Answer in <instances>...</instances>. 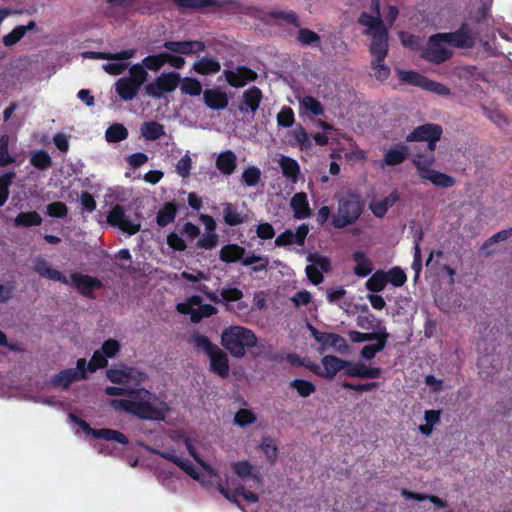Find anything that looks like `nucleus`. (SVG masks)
Instances as JSON below:
<instances>
[{
  "label": "nucleus",
  "mask_w": 512,
  "mask_h": 512,
  "mask_svg": "<svg viewBox=\"0 0 512 512\" xmlns=\"http://www.w3.org/2000/svg\"><path fill=\"white\" fill-rule=\"evenodd\" d=\"M129 399H115L111 404L115 409L123 410L142 420L163 421L168 407L165 401L145 388L127 391Z\"/></svg>",
  "instance_id": "nucleus-1"
},
{
  "label": "nucleus",
  "mask_w": 512,
  "mask_h": 512,
  "mask_svg": "<svg viewBox=\"0 0 512 512\" xmlns=\"http://www.w3.org/2000/svg\"><path fill=\"white\" fill-rule=\"evenodd\" d=\"M489 14V2H486V4L480 5L477 10L471 12L456 31L445 32L442 36L454 48L472 49L487 25Z\"/></svg>",
  "instance_id": "nucleus-2"
},
{
  "label": "nucleus",
  "mask_w": 512,
  "mask_h": 512,
  "mask_svg": "<svg viewBox=\"0 0 512 512\" xmlns=\"http://www.w3.org/2000/svg\"><path fill=\"white\" fill-rule=\"evenodd\" d=\"M34 270L43 278L53 281H58L65 285H70L66 276L59 270L50 266V264L43 258H38L34 264ZM71 284L78 290V292L86 298L94 299V290L103 288V283L96 277L85 275L79 272L70 274Z\"/></svg>",
  "instance_id": "nucleus-3"
},
{
  "label": "nucleus",
  "mask_w": 512,
  "mask_h": 512,
  "mask_svg": "<svg viewBox=\"0 0 512 512\" xmlns=\"http://www.w3.org/2000/svg\"><path fill=\"white\" fill-rule=\"evenodd\" d=\"M257 343L256 334L243 326H229L221 334L222 346L236 358H242L245 355V350L256 347Z\"/></svg>",
  "instance_id": "nucleus-4"
},
{
  "label": "nucleus",
  "mask_w": 512,
  "mask_h": 512,
  "mask_svg": "<svg viewBox=\"0 0 512 512\" xmlns=\"http://www.w3.org/2000/svg\"><path fill=\"white\" fill-rule=\"evenodd\" d=\"M192 337L195 347L204 351L209 357L210 371L223 379L227 378L230 371L227 354L205 335L195 333Z\"/></svg>",
  "instance_id": "nucleus-5"
},
{
  "label": "nucleus",
  "mask_w": 512,
  "mask_h": 512,
  "mask_svg": "<svg viewBox=\"0 0 512 512\" xmlns=\"http://www.w3.org/2000/svg\"><path fill=\"white\" fill-rule=\"evenodd\" d=\"M363 212V204L356 193H347L338 200L337 212L332 215L331 225L343 229L357 222Z\"/></svg>",
  "instance_id": "nucleus-6"
},
{
  "label": "nucleus",
  "mask_w": 512,
  "mask_h": 512,
  "mask_svg": "<svg viewBox=\"0 0 512 512\" xmlns=\"http://www.w3.org/2000/svg\"><path fill=\"white\" fill-rule=\"evenodd\" d=\"M371 13L362 11L357 19V23L365 29L362 34L373 38H388V27L381 15L380 0H371Z\"/></svg>",
  "instance_id": "nucleus-7"
},
{
  "label": "nucleus",
  "mask_w": 512,
  "mask_h": 512,
  "mask_svg": "<svg viewBox=\"0 0 512 512\" xmlns=\"http://www.w3.org/2000/svg\"><path fill=\"white\" fill-rule=\"evenodd\" d=\"M369 52L372 56L370 66L374 77L381 82L387 80L391 74L390 67L384 63L389 52L388 38L370 39Z\"/></svg>",
  "instance_id": "nucleus-8"
},
{
  "label": "nucleus",
  "mask_w": 512,
  "mask_h": 512,
  "mask_svg": "<svg viewBox=\"0 0 512 512\" xmlns=\"http://www.w3.org/2000/svg\"><path fill=\"white\" fill-rule=\"evenodd\" d=\"M176 309L181 314L190 315L193 323H199L202 319L211 317L218 311L211 304H202V298L199 295H193L186 301L178 303Z\"/></svg>",
  "instance_id": "nucleus-9"
},
{
  "label": "nucleus",
  "mask_w": 512,
  "mask_h": 512,
  "mask_svg": "<svg viewBox=\"0 0 512 512\" xmlns=\"http://www.w3.org/2000/svg\"><path fill=\"white\" fill-rule=\"evenodd\" d=\"M438 35H443V33L431 35L428 46L421 49L420 53L422 59L434 64L444 63L452 57V52L442 45L443 43L448 44L447 39Z\"/></svg>",
  "instance_id": "nucleus-10"
},
{
  "label": "nucleus",
  "mask_w": 512,
  "mask_h": 512,
  "mask_svg": "<svg viewBox=\"0 0 512 512\" xmlns=\"http://www.w3.org/2000/svg\"><path fill=\"white\" fill-rule=\"evenodd\" d=\"M180 81L181 76L178 72H164L154 82L145 85V93L152 98L160 99L164 93L173 92Z\"/></svg>",
  "instance_id": "nucleus-11"
},
{
  "label": "nucleus",
  "mask_w": 512,
  "mask_h": 512,
  "mask_svg": "<svg viewBox=\"0 0 512 512\" xmlns=\"http://www.w3.org/2000/svg\"><path fill=\"white\" fill-rule=\"evenodd\" d=\"M179 9L205 10L216 13L224 8L239 9L238 0H171Z\"/></svg>",
  "instance_id": "nucleus-12"
},
{
  "label": "nucleus",
  "mask_w": 512,
  "mask_h": 512,
  "mask_svg": "<svg viewBox=\"0 0 512 512\" xmlns=\"http://www.w3.org/2000/svg\"><path fill=\"white\" fill-rule=\"evenodd\" d=\"M107 223L112 227H117L122 232L134 235L141 230L140 222H135L126 215L125 208L116 204L107 215Z\"/></svg>",
  "instance_id": "nucleus-13"
},
{
  "label": "nucleus",
  "mask_w": 512,
  "mask_h": 512,
  "mask_svg": "<svg viewBox=\"0 0 512 512\" xmlns=\"http://www.w3.org/2000/svg\"><path fill=\"white\" fill-rule=\"evenodd\" d=\"M73 422H75L85 434L92 435L96 439H103L106 441H115L122 445H127L129 443L128 438L122 432L109 429V428H101L94 429L89 423L77 416L70 415Z\"/></svg>",
  "instance_id": "nucleus-14"
},
{
  "label": "nucleus",
  "mask_w": 512,
  "mask_h": 512,
  "mask_svg": "<svg viewBox=\"0 0 512 512\" xmlns=\"http://www.w3.org/2000/svg\"><path fill=\"white\" fill-rule=\"evenodd\" d=\"M87 379L86 374V359L80 358L76 362V368L64 369L59 371L52 378V384L60 386L63 389H68L73 382L82 381Z\"/></svg>",
  "instance_id": "nucleus-15"
},
{
  "label": "nucleus",
  "mask_w": 512,
  "mask_h": 512,
  "mask_svg": "<svg viewBox=\"0 0 512 512\" xmlns=\"http://www.w3.org/2000/svg\"><path fill=\"white\" fill-rule=\"evenodd\" d=\"M312 337L322 345L323 348H333L338 353L345 355L350 351V346L346 339L333 332H322L313 326H310Z\"/></svg>",
  "instance_id": "nucleus-16"
},
{
  "label": "nucleus",
  "mask_w": 512,
  "mask_h": 512,
  "mask_svg": "<svg viewBox=\"0 0 512 512\" xmlns=\"http://www.w3.org/2000/svg\"><path fill=\"white\" fill-rule=\"evenodd\" d=\"M223 75L226 82L234 88H242L247 83L254 82L258 79L257 72L245 65H239L235 70L225 69Z\"/></svg>",
  "instance_id": "nucleus-17"
},
{
  "label": "nucleus",
  "mask_w": 512,
  "mask_h": 512,
  "mask_svg": "<svg viewBox=\"0 0 512 512\" xmlns=\"http://www.w3.org/2000/svg\"><path fill=\"white\" fill-rule=\"evenodd\" d=\"M308 233L309 226L306 223H303L300 226H298L296 232H293L291 229H286L284 232H282L276 237L275 245L278 247H283L292 244L303 246Z\"/></svg>",
  "instance_id": "nucleus-18"
},
{
  "label": "nucleus",
  "mask_w": 512,
  "mask_h": 512,
  "mask_svg": "<svg viewBox=\"0 0 512 512\" xmlns=\"http://www.w3.org/2000/svg\"><path fill=\"white\" fill-rule=\"evenodd\" d=\"M437 134H443L442 126L436 123H425L415 127L407 136V142H427L434 140Z\"/></svg>",
  "instance_id": "nucleus-19"
},
{
  "label": "nucleus",
  "mask_w": 512,
  "mask_h": 512,
  "mask_svg": "<svg viewBox=\"0 0 512 512\" xmlns=\"http://www.w3.org/2000/svg\"><path fill=\"white\" fill-rule=\"evenodd\" d=\"M163 48L182 55H191L205 50V44L199 40L165 41Z\"/></svg>",
  "instance_id": "nucleus-20"
},
{
  "label": "nucleus",
  "mask_w": 512,
  "mask_h": 512,
  "mask_svg": "<svg viewBox=\"0 0 512 512\" xmlns=\"http://www.w3.org/2000/svg\"><path fill=\"white\" fill-rule=\"evenodd\" d=\"M382 372L380 367H369L361 361H349V365L345 370V376L360 379H377L381 377Z\"/></svg>",
  "instance_id": "nucleus-21"
},
{
  "label": "nucleus",
  "mask_w": 512,
  "mask_h": 512,
  "mask_svg": "<svg viewBox=\"0 0 512 512\" xmlns=\"http://www.w3.org/2000/svg\"><path fill=\"white\" fill-rule=\"evenodd\" d=\"M263 93L257 86H251L243 92L242 100L239 104V111L242 113H252L253 115L259 109Z\"/></svg>",
  "instance_id": "nucleus-22"
},
{
  "label": "nucleus",
  "mask_w": 512,
  "mask_h": 512,
  "mask_svg": "<svg viewBox=\"0 0 512 512\" xmlns=\"http://www.w3.org/2000/svg\"><path fill=\"white\" fill-rule=\"evenodd\" d=\"M321 363L323 365L322 377L326 379H333L340 371H343V375H345V370L349 365V360L341 359L334 355H325L321 359Z\"/></svg>",
  "instance_id": "nucleus-23"
},
{
  "label": "nucleus",
  "mask_w": 512,
  "mask_h": 512,
  "mask_svg": "<svg viewBox=\"0 0 512 512\" xmlns=\"http://www.w3.org/2000/svg\"><path fill=\"white\" fill-rule=\"evenodd\" d=\"M203 101L212 110H222L228 106L229 99L220 87H214L203 91Z\"/></svg>",
  "instance_id": "nucleus-24"
},
{
  "label": "nucleus",
  "mask_w": 512,
  "mask_h": 512,
  "mask_svg": "<svg viewBox=\"0 0 512 512\" xmlns=\"http://www.w3.org/2000/svg\"><path fill=\"white\" fill-rule=\"evenodd\" d=\"M140 88V86L128 77H121L115 83V91L124 101L133 100L137 96Z\"/></svg>",
  "instance_id": "nucleus-25"
},
{
  "label": "nucleus",
  "mask_w": 512,
  "mask_h": 512,
  "mask_svg": "<svg viewBox=\"0 0 512 512\" xmlns=\"http://www.w3.org/2000/svg\"><path fill=\"white\" fill-rule=\"evenodd\" d=\"M136 49H126L122 50L116 53L111 52H100V51H86L83 53V56L85 58L89 59H105V60H114V61H120V60H128L135 56Z\"/></svg>",
  "instance_id": "nucleus-26"
},
{
  "label": "nucleus",
  "mask_w": 512,
  "mask_h": 512,
  "mask_svg": "<svg viewBox=\"0 0 512 512\" xmlns=\"http://www.w3.org/2000/svg\"><path fill=\"white\" fill-rule=\"evenodd\" d=\"M291 208L296 219H306L311 215V209L308 203L307 195L304 192L296 193L290 202Z\"/></svg>",
  "instance_id": "nucleus-27"
},
{
  "label": "nucleus",
  "mask_w": 512,
  "mask_h": 512,
  "mask_svg": "<svg viewBox=\"0 0 512 512\" xmlns=\"http://www.w3.org/2000/svg\"><path fill=\"white\" fill-rule=\"evenodd\" d=\"M246 249L238 244H226L219 251V259L224 263H236L242 261Z\"/></svg>",
  "instance_id": "nucleus-28"
},
{
  "label": "nucleus",
  "mask_w": 512,
  "mask_h": 512,
  "mask_svg": "<svg viewBox=\"0 0 512 512\" xmlns=\"http://www.w3.org/2000/svg\"><path fill=\"white\" fill-rule=\"evenodd\" d=\"M221 64L216 58L212 57H201L199 60L194 62L193 70L199 75H213L220 71Z\"/></svg>",
  "instance_id": "nucleus-29"
},
{
  "label": "nucleus",
  "mask_w": 512,
  "mask_h": 512,
  "mask_svg": "<svg viewBox=\"0 0 512 512\" xmlns=\"http://www.w3.org/2000/svg\"><path fill=\"white\" fill-rule=\"evenodd\" d=\"M237 166V157L232 150L221 152L216 158V168L224 175H231Z\"/></svg>",
  "instance_id": "nucleus-30"
},
{
  "label": "nucleus",
  "mask_w": 512,
  "mask_h": 512,
  "mask_svg": "<svg viewBox=\"0 0 512 512\" xmlns=\"http://www.w3.org/2000/svg\"><path fill=\"white\" fill-rule=\"evenodd\" d=\"M409 155V148L400 144L390 148L384 155V162L388 166H396L403 163Z\"/></svg>",
  "instance_id": "nucleus-31"
},
{
  "label": "nucleus",
  "mask_w": 512,
  "mask_h": 512,
  "mask_svg": "<svg viewBox=\"0 0 512 512\" xmlns=\"http://www.w3.org/2000/svg\"><path fill=\"white\" fill-rule=\"evenodd\" d=\"M413 165L416 167L418 175L423 179V175H428L434 169L431 166L435 163V156L433 153H418L412 159Z\"/></svg>",
  "instance_id": "nucleus-32"
},
{
  "label": "nucleus",
  "mask_w": 512,
  "mask_h": 512,
  "mask_svg": "<svg viewBox=\"0 0 512 512\" xmlns=\"http://www.w3.org/2000/svg\"><path fill=\"white\" fill-rule=\"evenodd\" d=\"M399 199L400 197L398 192L394 190L384 199L371 204V211L376 217L383 218L386 215L388 209L394 206V204L398 202Z\"/></svg>",
  "instance_id": "nucleus-33"
},
{
  "label": "nucleus",
  "mask_w": 512,
  "mask_h": 512,
  "mask_svg": "<svg viewBox=\"0 0 512 512\" xmlns=\"http://www.w3.org/2000/svg\"><path fill=\"white\" fill-rule=\"evenodd\" d=\"M279 165L282 171V174L289 179L292 183H296L298 181V177L300 174V166L298 162L288 156H282Z\"/></svg>",
  "instance_id": "nucleus-34"
},
{
  "label": "nucleus",
  "mask_w": 512,
  "mask_h": 512,
  "mask_svg": "<svg viewBox=\"0 0 512 512\" xmlns=\"http://www.w3.org/2000/svg\"><path fill=\"white\" fill-rule=\"evenodd\" d=\"M177 206L174 202H166L156 214V223L159 227H166L174 222Z\"/></svg>",
  "instance_id": "nucleus-35"
},
{
  "label": "nucleus",
  "mask_w": 512,
  "mask_h": 512,
  "mask_svg": "<svg viewBox=\"0 0 512 512\" xmlns=\"http://www.w3.org/2000/svg\"><path fill=\"white\" fill-rule=\"evenodd\" d=\"M352 259L356 262L354 273L358 277H366L372 272V262L363 251H355L352 254Z\"/></svg>",
  "instance_id": "nucleus-36"
},
{
  "label": "nucleus",
  "mask_w": 512,
  "mask_h": 512,
  "mask_svg": "<svg viewBox=\"0 0 512 512\" xmlns=\"http://www.w3.org/2000/svg\"><path fill=\"white\" fill-rule=\"evenodd\" d=\"M423 180H429L433 185L441 188H451L456 184L454 177L436 170L423 175Z\"/></svg>",
  "instance_id": "nucleus-37"
},
{
  "label": "nucleus",
  "mask_w": 512,
  "mask_h": 512,
  "mask_svg": "<svg viewBox=\"0 0 512 512\" xmlns=\"http://www.w3.org/2000/svg\"><path fill=\"white\" fill-rule=\"evenodd\" d=\"M141 134L146 140L155 141L165 134L164 126L157 121H147L141 126Z\"/></svg>",
  "instance_id": "nucleus-38"
},
{
  "label": "nucleus",
  "mask_w": 512,
  "mask_h": 512,
  "mask_svg": "<svg viewBox=\"0 0 512 512\" xmlns=\"http://www.w3.org/2000/svg\"><path fill=\"white\" fill-rule=\"evenodd\" d=\"M223 219L229 226H238L246 221V217L231 203L223 204Z\"/></svg>",
  "instance_id": "nucleus-39"
},
{
  "label": "nucleus",
  "mask_w": 512,
  "mask_h": 512,
  "mask_svg": "<svg viewBox=\"0 0 512 512\" xmlns=\"http://www.w3.org/2000/svg\"><path fill=\"white\" fill-rule=\"evenodd\" d=\"M30 163L33 167L45 171L52 166V159L47 151L39 149L31 153Z\"/></svg>",
  "instance_id": "nucleus-40"
},
{
  "label": "nucleus",
  "mask_w": 512,
  "mask_h": 512,
  "mask_svg": "<svg viewBox=\"0 0 512 512\" xmlns=\"http://www.w3.org/2000/svg\"><path fill=\"white\" fill-rule=\"evenodd\" d=\"M14 223L17 227L39 226L42 223V218L36 211L20 212Z\"/></svg>",
  "instance_id": "nucleus-41"
},
{
  "label": "nucleus",
  "mask_w": 512,
  "mask_h": 512,
  "mask_svg": "<svg viewBox=\"0 0 512 512\" xmlns=\"http://www.w3.org/2000/svg\"><path fill=\"white\" fill-rule=\"evenodd\" d=\"M243 266H251V272L257 273L267 270L269 259L267 256L251 254L242 260Z\"/></svg>",
  "instance_id": "nucleus-42"
},
{
  "label": "nucleus",
  "mask_w": 512,
  "mask_h": 512,
  "mask_svg": "<svg viewBox=\"0 0 512 512\" xmlns=\"http://www.w3.org/2000/svg\"><path fill=\"white\" fill-rule=\"evenodd\" d=\"M231 468L233 472L241 479L252 477L255 481L259 482L261 477L258 474H253V466L247 460L237 461L232 463Z\"/></svg>",
  "instance_id": "nucleus-43"
},
{
  "label": "nucleus",
  "mask_w": 512,
  "mask_h": 512,
  "mask_svg": "<svg viewBox=\"0 0 512 512\" xmlns=\"http://www.w3.org/2000/svg\"><path fill=\"white\" fill-rule=\"evenodd\" d=\"M387 283V275H385L384 271L379 270L370 276V278L366 281L365 286L367 290L373 293H378L384 290Z\"/></svg>",
  "instance_id": "nucleus-44"
},
{
  "label": "nucleus",
  "mask_w": 512,
  "mask_h": 512,
  "mask_svg": "<svg viewBox=\"0 0 512 512\" xmlns=\"http://www.w3.org/2000/svg\"><path fill=\"white\" fill-rule=\"evenodd\" d=\"M128 137L127 128L120 123H114L109 126L105 132L106 141L109 143H117Z\"/></svg>",
  "instance_id": "nucleus-45"
},
{
  "label": "nucleus",
  "mask_w": 512,
  "mask_h": 512,
  "mask_svg": "<svg viewBox=\"0 0 512 512\" xmlns=\"http://www.w3.org/2000/svg\"><path fill=\"white\" fill-rule=\"evenodd\" d=\"M399 79L401 82L424 88V85L426 83L427 77L423 76L422 74L412 71V70H398Z\"/></svg>",
  "instance_id": "nucleus-46"
},
{
  "label": "nucleus",
  "mask_w": 512,
  "mask_h": 512,
  "mask_svg": "<svg viewBox=\"0 0 512 512\" xmlns=\"http://www.w3.org/2000/svg\"><path fill=\"white\" fill-rule=\"evenodd\" d=\"M180 90L189 96H199L202 93V85L197 78L185 77L180 81Z\"/></svg>",
  "instance_id": "nucleus-47"
},
{
  "label": "nucleus",
  "mask_w": 512,
  "mask_h": 512,
  "mask_svg": "<svg viewBox=\"0 0 512 512\" xmlns=\"http://www.w3.org/2000/svg\"><path fill=\"white\" fill-rule=\"evenodd\" d=\"M300 105L313 116H322L324 114V107L321 102L311 95L304 96L300 101Z\"/></svg>",
  "instance_id": "nucleus-48"
},
{
  "label": "nucleus",
  "mask_w": 512,
  "mask_h": 512,
  "mask_svg": "<svg viewBox=\"0 0 512 512\" xmlns=\"http://www.w3.org/2000/svg\"><path fill=\"white\" fill-rule=\"evenodd\" d=\"M289 386L294 388L298 395L303 398L309 397L316 391V386L311 381L304 379H294L290 381Z\"/></svg>",
  "instance_id": "nucleus-49"
},
{
  "label": "nucleus",
  "mask_w": 512,
  "mask_h": 512,
  "mask_svg": "<svg viewBox=\"0 0 512 512\" xmlns=\"http://www.w3.org/2000/svg\"><path fill=\"white\" fill-rule=\"evenodd\" d=\"M259 448L264 452L267 461L274 464L278 457V448L275 441L271 437H264L259 445Z\"/></svg>",
  "instance_id": "nucleus-50"
},
{
  "label": "nucleus",
  "mask_w": 512,
  "mask_h": 512,
  "mask_svg": "<svg viewBox=\"0 0 512 512\" xmlns=\"http://www.w3.org/2000/svg\"><path fill=\"white\" fill-rule=\"evenodd\" d=\"M142 64L146 70L159 71L165 65V52L146 56L142 60Z\"/></svg>",
  "instance_id": "nucleus-51"
},
{
  "label": "nucleus",
  "mask_w": 512,
  "mask_h": 512,
  "mask_svg": "<svg viewBox=\"0 0 512 512\" xmlns=\"http://www.w3.org/2000/svg\"><path fill=\"white\" fill-rule=\"evenodd\" d=\"M234 423L239 427H245L256 421V415L251 409L241 408L234 415Z\"/></svg>",
  "instance_id": "nucleus-52"
},
{
  "label": "nucleus",
  "mask_w": 512,
  "mask_h": 512,
  "mask_svg": "<svg viewBox=\"0 0 512 512\" xmlns=\"http://www.w3.org/2000/svg\"><path fill=\"white\" fill-rule=\"evenodd\" d=\"M9 140L7 134L0 136V167H5L15 162V158L9 154Z\"/></svg>",
  "instance_id": "nucleus-53"
},
{
  "label": "nucleus",
  "mask_w": 512,
  "mask_h": 512,
  "mask_svg": "<svg viewBox=\"0 0 512 512\" xmlns=\"http://www.w3.org/2000/svg\"><path fill=\"white\" fill-rule=\"evenodd\" d=\"M385 275H387L388 282L395 287H402L407 281L406 273L399 266L391 268L385 272Z\"/></svg>",
  "instance_id": "nucleus-54"
},
{
  "label": "nucleus",
  "mask_w": 512,
  "mask_h": 512,
  "mask_svg": "<svg viewBox=\"0 0 512 512\" xmlns=\"http://www.w3.org/2000/svg\"><path fill=\"white\" fill-rule=\"evenodd\" d=\"M129 74L130 75L127 77L132 79L133 82H135L140 87L146 82L148 78V73L142 63L132 65L129 68Z\"/></svg>",
  "instance_id": "nucleus-55"
},
{
  "label": "nucleus",
  "mask_w": 512,
  "mask_h": 512,
  "mask_svg": "<svg viewBox=\"0 0 512 512\" xmlns=\"http://www.w3.org/2000/svg\"><path fill=\"white\" fill-rule=\"evenodd\" d=\"M269 17L276 20H283L295 27H300L299 17L294 11L274 10L269 12Z\"/></svg>",
  "instance_id": "nucleus-56"
},
{
  "label": "nucleus",
  "mask_w": 512,
  "mask_h": 512,
  "mask_svg": "<svg viewBox=\"0 0 512 512\" xmlns=\"http://www.w3.org/2000/svg\"><path fill=\"white\" fill-rule=\"evenodd\" d=\"M108 365V360L101 351H95L92 358L86 362V373L95 372L97 369L105 368Z\"/></svg>",
  "instance_id": "nucleus-57"
},
{
  "label": "nucleus",
  "mask_w": 512,
  "mask_h": 512,
  "mask_svg": "<svg viewBox=\"0 0 512 512\" xmlns=\"http://www.w3.org/2000/svg\"><path fill=\"white\" fill-rule=\"evenodd\" d=\"M295 122L294 111L291 107L283 106L277 114V124L284 128L291 127Z\"/></svg>",
  "instance_id": "nucleus-58"
},
{
  "label": "nucleus",
  "mask_w": 512,
  "mask_h": 512,
  "mask_svg": "<svg viewBox=\"0 0 512 512\" xmlns=\"http://www.w3.org/2000/svg\"><path fill=\"white\" fill-rule=\"evenodd\" d=\"M46 214L53 218H65L68 215V207L64 202L55 201L47 205Z\"/></svg>",
  "instance_id": "nucleus-59"
},
{
  "label": "nucleus",
  "mask_w": 512,
  "mask_h": 512,
  "mask_svg": "<svg viewBox=\"0 0 512 512\" xmlns=\"http://www.w3.org/2000/svg\"><path fill=\"white\" fill-rule=\"evenodd\" d=\"M297 39L304 46L314 45L315 43L320 42V36L308 28H300Z\"/></svg>",
  "instance_id": "nucleus-60"
},
{
  "label": "nucleus",
  "mask_w": 512,
  "mask_h": 512,
  "mask_svg": "<svg viewBox=\"0 0 512 512\" xmlns=\"http://www.w3.org/2000/svg\"><path fill=\"white\" fill-rule=\"evenodd\" d=\"M261 179V171L256 166L246 168L242 173V180L247 186H255Z\"/></svg>",
  "instance_id": "nucleus-61"
},
{
  "label": "nucleus",
  "mask_w": 512,
  "mask_h": 512,
  "mask_svg": "<svg viewBox=\"0 0 512 512\" xmlns=\"http://www.w3.org/2000/svg\"><path fill=\"white\" fill-rule=\"evenodd\" d=\"M367 341H376V343H384L386 346L387 341L390 337V334L387 332L385 326H382L380 322H378L377 330L373 332L366 333Z\"/></svg>",
  "instance_id": "nucleus-62"
},
{
  "label": "nucleus",
  "mask_w": 512,
  "mask_h": 512,
  "mask_svg": "<svg viewBox=\"0 0 512 512\" xmlns=\"http://www.w3.org/2000/svg\"><path fill=\"white\" fill-rule=\"evenodd\" d=\"M423 89L433 92L440 96H448L451 94L450 89L446 85L434 80H430L428 78Z\"/></svg>",
  "instance_id": "nucleus-63"
},
{
  "label": "nucleus",
  "mask_w": 512,
  "mask_h": 512,
  "mask_svg": "<svg viewBox=\"0 0 512 512\" xmlns=\"http://www.w3.org/2000/svg\"><path fill=\"white\" fill-rule=\"evenodd\" d=\"M24 37V29L16 26L11 32L3 36V44L6 47H11L18 43Z\"/></svg>",
  "instance_id": "nucleus-64"
}]
</instances>
